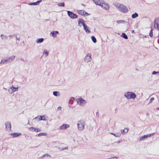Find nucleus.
I'll return each instance as SVG.
<instances>
[{
	"label": "nucleus",
	"instance_id": "1",
	"mask_svg": "<svg viewBox=\"0 0 159 159\" xmlns=\"http://www.w3.org/2000/svg\"><path fill=\"white\" fill-rule=\"evenodd\" d=\"M15 56L13 55L3 58L1 60L0 64H5L10 63L15 58Z\"/></svg>",
	"mask_w": 159,
	"mask_h": 159
},
{
	"label": "nucleus",
	"instance_id": "2",
	"mask_svg": "<svg viewBox=\"0 0 159 159\" xmlns=\"http://www.w3.org/2000/svg\"><path fill=\"white\" fill-rule=\"evenodd\" d=\"M115 6L119 11L122 12L127 13L128 11L127 8L122 4H117L115 5Z\"/></svg>",
	"mask_w": 159,
	"mask_h": 159
},
{
	"label": "nucleus",
	"instance_id": "3",
	"mask_svg": "<svg viewBox=\"0 0 159 159\" xmlns=\"http://www.w3.org/2000/svg\"><path fill=\"white\" fill-rule=\"evenodd\" d=\"M124 96L128 99H134L136 97L135 94L132 92H128L125 93Z\"/></svg>",
	"mask_w": 159,
	"mask_h": 159
},
{
	"label": "nucleus",
	"instance_id": "4",
	"mask_svg": "<svg viewBox=\"0 0 159 159\" xmlns=\"http://www.w3.org/2000/svg\"><path fill=\"white\" fill-rule=\"evenodd\" d=\"M85 125V121L83 120H80L78 121L77 126L78 129L80 130H83L84 129Z\"/></svg>",
	"mask_w": 159,
	"mask_h": 159
},
{
	"label": "nucleus",
	"instance_id": "5",
	"mask_svg": "<svg viewBox=\"0 0 159 159\" xmlns=\"http://www.w3.org/2000/svg\"><path fill=\"white\" fill-rule=\"evenodd\" d=\"M77 103L80 106H84L86 104V101L82 98H78L76 99Z\"/></svg>",
	"mask_w": 159,
	"mask_h": 159
},
{
	"label": "nucleus",
	"instance_id": "6",
	"mask_svg": "<svg viewBox=\"0 0 159 159\" xmlns=\"http://www.w3.org/2000/svg\"><path fill=\"white\" fill-rule=\"evenodd\" d=\"M19 87L18 86H17L16 87H14L13 85H12L9 88L8 91L10 94H12L14 92L17 91Z\"/></svg>",
	"mask_w": 159,
	"mask_h": 159
},
{
	"label": "nucleus",
	"instance_id": "7",
	"mask_svg": "<svg viewBox=\"0 0 159 159\" xmlns=\"http://www.w3.org/2000/svg\"><path fill=\"white\" fill-rule=\"evenodd\" d=\"M154 27L159 31V18H157L154 20Z\"/></svg>",
	"mask_w": 159,
	"mask_h": 159
},
{
	"label": "nucleus",
	"instance_id": "8",
	"mask_svg": "<svg viewBox=\"0 0 159 159\" xmlns=\"http://www.w3.org/2000/svg\"><path fill=\"white\" fill-rule=\"evenodd\" d=\"M91 55L90 53H88L84 58L85 62H88L90 61L91 59Z\"/></svg>",
	"mask_w": 159,
	"mask_h": 159
},
{
	"label": "nucleus",
	"instance_id": "9",
	"mask_svg": "<svg viewBox=\"0 0 159 159\" xmlns=\"http://www.w3.org/2000/svg\"><path fill=\"white\" fill-rule=\"evenodd\" d=\"M154 133L148 134L147 135H145L143 136H142L140 138L139 141H142L144 140L145 138H146L148 137H150L152 135H153Z\"/></svg>",
	"mask_w": 159,
	"mask_h": 159
},
{
	"label": "nucleus",
	"instance_id": "10",
	"mask_svg": "<svg viewBox=\"0 0 159 159\" xmlns=\"http://www.w3.org/2000/svg\"><path fill=\"white\" fill-rule=\"evenodd\" d=\"M6 126V129L7 131H9L11 130V124L9 122H7L5 124Z\"/></svg>",
	"mask_w": 159,
	"mask_h": 159
},
{
	"label": "nucleus",
	"instance_id": "11",
	"mask_svg": "<svg viewBox=\"0 0 159 159\" xmlns=\"http://www.w3.org/2000/svg\"><path fill=\"white\" fill-rule=\"evenodd\" d=\"M84 27V29L85 31L87 33H89L90 32V31L89 30V27L85 23H82Z\"/></svg>",
	"mask_w": 159,
	"mask_h": 159
},
{
	"label": "nucleus",
	"instance_id": "12",
	"mask_svg": "<svg viewBox=\"0 0 159 159\" xmlns=\"http://www.w3.org/2000/svg\"><path fill=\"white\" fill-rule=\"evenodd\" d=\"M100 6L106 10H107L109 9V5L106 3H102Z\"/></svg>",
	"mask_w": 159,
	"mask_h": 159
},
{
	"label": "nucleus",
	"instance_id": "13",
	"mask_svg": "<svg viewBox=\"0 0 159 159\" xmlns=\"http://www.w3.org/2000/svg\"><path fill=\"white\" fill-rule=\"evenodd\" d=\"M69 127V125L64 124L60 126V129L61 130H64L66 129V128Z\"/></svg>",
	"mask_w": 159,
	"mask_h": 159
},
{
	"label": "nucleus",
	"instance_id": "14",
	"mask_svg": "<svg viewBox=\"0 0 159 159\" xmlns=\"http://www.w3.org/2000/svg\"><path fill=\"white\" fill-rule=\"evenodd\" d=\"M78 13L81 15L84 16L86 14L89 15L87 12L84 10H80L78 11Z\"/></svg>",
	"mask_w": 159,
	"mask_h": 159
},
{
	"label": "nucleus",
	"instance_id": "15",
	"mask_svg": "<svg viewBox=\"0 0 159 159\" xmlns=\"http://www.w3.org/2000/svg\"><path fill=\"white\" fill-rule=\"evenodd\" d=\"M58 33V32L57 31H53L50 33V35L55 38L57 36V34Z\"/></svg>",
	"mask_w": 159,
	"mask_h": 159
},
{
	"label": "nucleus",
	"instance_id": "16",
	"mask_svg": "<svg viewBox=\"0 0 159 159\" xmlns=\"http://www.w3.org/2000/svg\"><path fill=\"white\" fill-rule=\"evenodd\" d=\"M49 53V52L47 50L45 49L43 51V56L45 57H47Z\"/></svg>",
	"mask_w": 159,
	"mask_h": 159
},
{
	"label": "nucleus",
	"instance_id": "17",
	"mask_svg": "<svg viewBox=\"0 0 159 159\" xmlns=\"http://www.w3.org/2000/svg\"><path fill=\"white\" fill-rule=\"evenodd\" d=\"M35 119H38L39 120H45L46 119L44 116H38L35 118Z\"/></svg>",
	"mask_w": 159,
	"mask_h": 159
},
{
	"label": "nucleus",
	"instance_id": "18",
	"mask_svg": "<svg viewBox=\"0 0 159 159\" xmlns=\"http://www.w3.org/2000/svg\"><path fill=\"white\" fill-rule=\"evenodd\" d=\"M42 0H39L36 2H31L29 3V5H37L39 4V3L41 2Z\"/></svg>",
	"mask_w": 159,
	"mask_h": 159
},
{
	"label": "nucleus",
	"instance_id": "19",
	"mask_svg": "<svg viewBox=\"0 0 159 159\" xmlns=\"http://www.w3.org/2000/svg\"><path fill=\"white\" fill-rule=\"evenodd\" d=\"M77 17V16L73 13L72 12L70 11V18L72 19L76 18Z\"/></svg>",
	"mask_w": 159,
	"mask_h": 159
},
{
	"label": "nucleus",
	"instance_id": "20",
	"mask_svg": "<svg viewBox=\"0 0 159 159\" xmlns=\"http://www.w3.org/2000/svg\"><path fill=\"white\" fill-rule=\"evenodd\" d=\"M93 2L97 5L101 6L102 2L100 0H93Z\"/></svg>",
	"mask_w": 159,
	"mask_h": 159
},
{
	"label": "nucleus",
	"instance_id": "21",
	"mask_svg": "<svg viewBox=\"0 0 159 159\" xmlns=\"http://www.w3.org/2000/svg\"><path fill=\"white\" fill-rule=\"evenodd\" d=\"M21 134V133H14L11 134V135L13 136V137H16L19 136Z\"/></svg>",
	"mask_w": 159,
	"mask_h": 159
},
{
	"label": "nucleus",
	"instance_id": "22",
	"mask_svg": "<svg viewBox=\"0 0 159 159\" xmlns=\"http://www.w3.org/2000/svg\"><path fill=\"white\" fill-rule=\"evenodd\" d=\"M44 39L43 38H39L37 39L36 40L37 43H40L43 42Z\"/></svg>",
	"mask_w": 159,
	"mask_h": 159
},
{
	"label": "nucleus",
	"instance_id": "23",
	"mask_svg": "<svg viewBox=\"0 0 159 159\" xmlns=\"http://www.w3.org/2000/svg\"><path fill=\"white\" fill-rule=\"evenodd\" d=\"M84 23V20L83 19H80L78 21V25L80 26H81L83 25L82 23Z\"/></svg>",
	"mask_w": 159,
	"mask_h": 159
},
{
	"label": "nucleus",
	"instance_id": "24",
	"mask_svg": "<svg viewBox=\"0 0 159 159\" xmlns=\"http://www.w3.org/2000/svg\"><path fill=\"white\" fill-rule=\"evenodd\" d=\"M111 134L114 135L115 137H119L120 136L121 134L120 133H116L114 134L113 133H111Z\"/></svg>",
	"mask_w": 159,
	"mask_h": 159
},
{
	"label": "nucleus",
	"instance_id": "25",
	"mask_svg": "<svg viewBox=\"0 0 159 159\" xmlns=\"http://www.w3.org/2000/svg\"><path fill=\"white\" fill-rule=\"evenodd\" d=\"M53 95L55 96H60L59 93L58 91H54L53 92Z\"/></svg>",
	"mask_w": 159,
	"mask_h": 159
},
{
	"label": "nucleus",
	"instance_id": "26",
	"mask_svg": "<svg viewBox=\"0 0 159 159\" xmlns=\"http://www.w3.org/2000/svg\"><path fill=\"white\" fill-rule=\"evenodd\" d=\"M128 131V129L127 128H125L124 129L121 130V132L122 134L126 133Z\"/></svg>",
	"mask_w": 159,
	"mask_h": 159
},
{
	"label": "nucleus",
	"instance_id": "27",
	"mask_svg": "<svg viewBox=\"0 0 159 159\" xmlns=\"http://www.w3.org/2000/svg\"><path fill=\"white\" fill-rule=\"evenodd\" d=\"M121 36L125 39H127L128 38V36L125 33H122Z\"/></svg>",
	"mask_w": 159,
	"mask_h": 159
},
{
	"label": "nucleus",
	"instance_id": "28",
	"mask_svg": "<svg viewBox=\"0 0 159 159\" xmlns=\"http://www.w3.org/2000/svg\"><path fill=\"white\" fill-rule=\"evenodd\" d=\"M138 14L136 12H135L134 13V14H132V18H135L136 17H138Z\"/></svg>",
	"mask_w": 159,
	"mask_h": 159
},
{
	"label": "nucleus",
	"instance_id": "29",
	"mask_svg": "<svg viewBox=\"0 0 159 159\" xmlns=\"http://www.w3.org/2000/svg\"><path fill=\"white\" fill-rule=\"evenodd\" d=\"M47 135L46 133H41L38 134V136L39 137L42 136H46Z\"/></svg>",
	"mask_w": 159,
	"mask_h": 159
},
{
	"label": "nucleus",
	"instance_id": "30",
	"mask_svg": "<svg viewBox=\"0 0 159 159\" xmlns=\"http://www.w3.org/2000/svg\"><path fill=\"white\" fill-rule=\"evenodd\" d=\"M91 39L92 40V41L94 43H96L97 42V40L96 38L93 36H91Z\"/></svg>",
	"mask_w": 159,
	"mask_h": 159
},
{
	"label": "nucleus",
	"instance_id": "31",
	"mask_svg": "<svg viewBox=\"0 0 159 159\" xmlns=\"http://www.w3.org/2000/svg\"><path fill=\"white\" fill-rule=\"evenodd\" d=\"M57 5L59 6H61V7H63L64 6L65 4L64 3V2H62L61 3H59L57 4Z\"/></svg>",
	"mask_w": 159,
	"mask_h": 159
},
{
	"label": "nucleus",
	"instance_id": "32",
	"mask_svg": "<svg viewBox=\"0 0 159 159\" xmlns=\"http://www.w3.org/2000/svg\"><path fill=\"white\" fill-rule=\"evenodd\" d=\"M1 37L2 38V39H6L7 38V37L6 36L2 34L1 35Z\"/></svg>",
	"mask_w": 159,
	"mask_h": 159
},
{
	"label": "nucleus",
	"instance_id": "33",
	"mask_svg": "<svg viewBox=\"0 0 159 159\" xmlns=\"http://www.w3.org/2000/svg\"><path fill=\"white\" fill-rule=\"evenodd\" d=\"M29 130L30 131H35V128L34 127H31L29 128Z\"/></svg>",
	"mask_w": 159,
	"mask_h": 159
},
{
	"label": "nucleus",
	"instance_id": "34",
	"mask_svg": "<svg viewBox=\"0 0 159 159\" xmlns=\"http://www.w3.org/2000/svg\"><path fill=\"white\" fill-rule=\"evenodd\" d=\"M58 149L59 150H61V151H62V150H64V149H68V147H66L65 148H62L61 147H59L58 148Z\"/></svg>",
	"mask_w": 159,
	"mask_h": 159
},
{
	"label": "nucleus",
	"instance_id": "35",
	"mask_svg": "<svg viewBox=\"0 0 159 159\" xmlns=\"http://www.w3.org/2000/svg\"><path fill=\"white\" fill-rule=\"evenodd\" d=\"M125 22V21L124 20H119L117 21V23L118 24L124 23Z\"/></svg>",
	"mask_w": 159,
	"mask_h": 159
},
{
	"label": "nucleus",
	"instance_id": "36",
	"mask_svg": "<svg viewBox=\"0 0 159 159\" xmlns=\"http://www.w3.org/2000/svg\"><path fill=\"white\" fill-rule=\"evenodd\" d=\"M149 36L150 37H152L153 36V34H152V29H151L150 32Z\"/></svg>",
	"mask_w": 159,
	"mask_h": 159
},
{
	"label": "nucleus",
	"instance_id": "37",
	"mask_svg": "<svg viewBox=\"0 0 159 159\" xmlns=\"http://www.w3.org/2000/svg\"><path fill=\"white\" fill-rule=\"evenodd\" d=\"M158 74V75H159V71H157V72H156V71H153L152 73V75H156V74Z\"/></svg>",
	"mask_w": 159,
	"mask_h": 159
},
{
	"label": "nucleus",
	"instance_id": "38",
	"mask_svg": "<svg viewBox=\"0 0 159 159\" xmlns=\"http://www.w3.org/2000/svg\"><path fill=\"white\" fill-rule=\"evenodd\" d=\"M154 100V98H153V97L152 98L150 99V100L149 102L148 103V104L151 103L152 102V101H153Z\"/></svg>",
	"mask_w": 159,
	"mask_h": 159
},
{
	"label": "nucleus",
	"instance_id": "39",
	"mask_svg": "<svg viewBox=\"0 0 159 159\" xmlns=\"http://www.w3.org/2000/svg\"><path fill=\"white\" fill-rule=\"evenodd\" d=\"M117 157H112L110 158H107V159H117Z\"/></svg>",
	"mask_w": 159,
	"mask_h": 159
},
{
	"label": "nucleus",
	"instance_id": "40",
	"mask_svg": "<svg viewBox=\"0 0 159 159\" xmlns=\"http://www.w3.org/2000/svg\"><path fill=\"white\" fill-rule=\"evenodd\" d=\"M35 131H35L36 132L41 131V129L39 128H35Z\"/></svg>",
	"mask_w": 159,
	"mask_h": 159
},
{
	"label": "nucleus",
	"instance_id": "41",
	"mask_svg": "<svg viewBox=\"0 0 159 159\" xmlns=\"http://www.w3.org/2000/svg\"><path fill=\"white\" fill-rule=\"evenodd\" d=\"M45 157H51V156L49 155L48 154H47V153H46L45 154Z\"/></svg>",
	"mask_w": 159,
	"mask_h": 159
},
{
	"label": "nucleus",
	"instance_id": "42",
	"mask_svg": "<svg viewBox=\"0 0 159 159\" xmlns=\"http://www.w3.org/2000/svg\"><path fill=\"white\" fill-rule=\"evenodd\" d=\"M45 157V154L43 155L42 156L40 157L39 158H43V157Z\"/></svg>",
	"mask_w": 159,
	"mask_h": 159
},
{
	"label": "nucleus",
	"instance_id": "43",
	"mask_svg": "<svg viewBox=\"0 0 159 159\" xmlns=\"http://www.w3.org/2000/svg\"><path fill=\"white\" fill-rule=\"evenodd\" d=\"M61 107H59L57 108L58 110H61Z\"/></svg>",
	"mask_w": 159,
	"mask_h": 159
},
{
	"label": "nucleus",
	"instance_id": "44",
	"mask_svg": "<svg viewBox=\"0 0 159 159\" xmlns=\"http://www.w3.org/2000/svg\"><path fill=\"white\" fill-rule=\"evenodd\" d=\"M74 99V98L73 97H71V98H70V102L72 100H73Z\"/></svg>",
	"mask_w": 159,
	"mask_h": 159
},
{
	"label": "nucleus",
	"instance_id": "45",
	"mask_svg": "<svg viewBox=\"0 0 159 159\" xmlns=\"http://www.w3.org/2000/svg\"><path fill=\"white\" fill-rule=\"evenodd\" d=\"M16 39L17 40L19 41L20 40V38H18V37H16Z\"/></svg>",
	"mask_w": 159,
	"mask_h": 159
},
{
	"label": "nucleus",
	"instance_id": "46",
	"mask_svg": "<svg viewBox=\"0 0 159 159\" xmlns=\"http://www.w3.org/2000/svg\"><path fill=\"white\" fill-rule=\"evenodd\" d=\"M67 13H68V15L69 16H70V11H67Z\"/></svg>",
	"mask_w": 159,
	"mask_h": 159
},
{
	"label": "nucleus",
	"instance_id": "47",
	"mask_svg": "<svg viewBox=\"0 0 159 159\" xmlns=\"http://www.w3.org/2000/svg\"><path fill=\"white\" fill-rule=\"evenodd\" d=\"M120 143V141H118L117 142H115V143Z\"/></svg>",
	"mask_w": 159,
	"mask_h": 159
},
{
	"label": "nucleus",
	"instance_id": "48",
	"mask_svg": "<svg viewBox=\"0 0 159 159\" xmlns=\"http://www.w3.org/2000/svg\"><path fill=\"white\" fill-rule=\"evenodd\" d=\"M82 5L83 6H85V5H84V4H82Z\"/></svg>",
	"mask_w": 159,
	"mask_h": 159
},
{
	"label": "nucleus",
	"instance_id": "49",
	"mask_svg": "<svg viewBox=\"0 0 159 159\" xmlns=\"http://www.w3.org/2000/svg\"><path fill=\"white\" fill-rule=\"evenodd\" d=\"M134 31V30H132V33H133Z\"/></svg>",
	"mask_w": 159,
	"mask_h": 159
},
{
	"label": "nucleus",
	"instance_id": "50",
	"mask_svg": "<svg viewBox=\"0 0 159 159\" xmlns=\"http://www.w3.org/2000/svg\"><path fill=\"white\" fill-rule=\"evenodd\" d=\"M157 109L158 110H159V107H157Z\"/></svg>",
	"mask_w": 159,
	"mask_h": 159
},
{
	"label": "nucleus",
	"instance_id": "51",
	"mask_svg": "<svg viewBox=\"0 0 159 159\" xmlns=\"http://www.w3.org/2000/svg\"><path fill=\"white\" fill-rule=\"evenodd\" d=\"M158 43H159V40H158L157 41Z\"/></svg>",
	"mask_w": 159,
	"mask_h": 159
},
{
	"label": "nucleus",
	"instance_id": "52",
	"mask_svg": "<svg viewBox=\"0 0 159 159\" xmlns=\"http://www.w3.org/2000/svg\"><path fill=\"white\" fill-rule=\"evenodd\" d=\"M147 36H145V38H147Z\"/></svg>",
	"mask_w": 159,
	"mask_h": 159
}]
</instances>
